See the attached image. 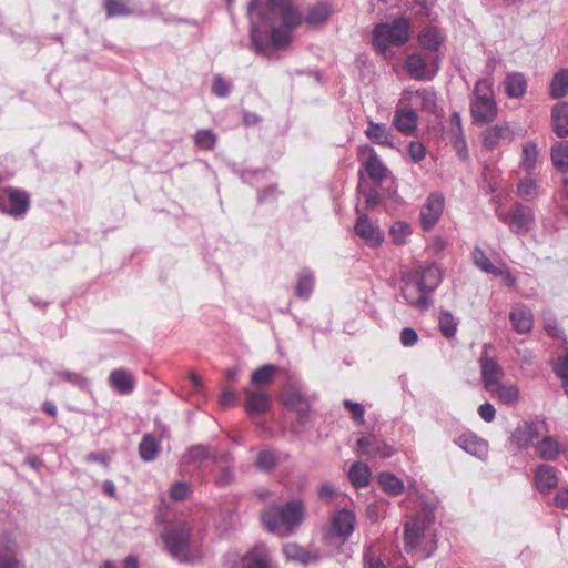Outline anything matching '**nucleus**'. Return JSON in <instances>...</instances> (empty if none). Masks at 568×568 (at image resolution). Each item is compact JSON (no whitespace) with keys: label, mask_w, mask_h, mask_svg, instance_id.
Wrapping results in <instances>:
<instances>
[{"label":"nucleus","mask_w":568,"mask_h":568,"mask_svg":"<svg viewBox=\"0 0 568 568\" xmlns=\"http://www.w3.org/2000/svg\"><path fill=\"white\" fill-rule=\"evenodd\" d=\"M258 16L270 27V39L276 49L290 45L292 31L302 22L301 12L288 0H266V11Z\"/></svg>","instance_id":"f257e3e1"},{"label":"nucleus","mask_w":568,"mask_h":568,"mask_svg":"<svg viewBox=\"0 0 568 568\" xmlns=\"http://www.w3.org/2000/svg\"><path fill=\"white\" fill-rule=\"evenodd\" d=\"M440 270L435 264L417 266L402 275V296L405 301L418 308L426 310L430 305L428 294L440 283Z\"/></svg>","instance_id":"f03ea898"},{"label":"nucleus","mask_w":568,"mask_h":568,"mask_svg":"<svg viewBox=\"0 0 568 568\" xmlns=\"http://www.w3.org/2000/svg\"><path fill=\"white\" fill-rule=\"evenodd\" d=\"M304 517L305 507L301 500H291L283 506L272 505L261 513L265 528L280 537L292 535Z\"/></svg>","instance_id":"7ed1b4c3"},{"label":"nucleus","mask_w":568,"mask_h":568,"mask_svg":"<svg viewBox=\"0 0 568 568\" xmlns=\"http://www.w3.org/2000/svg\"><path fill=\"white\" fill-rule=\"evenodd\" d=\"M470 114L475 124H487L497 116L493 81L488 78L476 82L470 98Z\"/></svg>","instance_id":"20e7f679"},{"label":"nucleus","mask_w":568,"mask_h":568,"mask_svg":"<svg viewBox=\"0 0 568 568\" xmlns=\"http://www.w3.org/2000/svg\"><path fill=\"white\" fill-rule=\"evenodd\" d=\"M410 24L406 18H397L392 23L375 26L373 45L379 53H385L390 45H403L409 40Z\"/></svg>","instance_id":"39448f33"},{"label":"nucleus","mask_w":568,"mask_h":568,"mask_svg":"<svg viewBox=\"0 0 568 568\" xmlns=\"http://www.w3.org/2000/svg\"><path fill=\"white\" fill-rule=\"evenodd\" d=\"M435 515L432 509L423 510L404 526V546L407 552L416 550L424 539L430 535Z\"/></svg>","instance_id":"423d86ee"},{"label":"nucleus","mask_w":568,"mask_h":568,"mask_svg":"<svg viewBox=\"0 0 568 568\" xmlns=\"http://www.w3.org/2000/svg\"><path fill=\"white\" fill-rule=\"evenodd\" d=\"M497 215L516 234L528 233L535 223L534 210L521 203H515L508 212H499Z\"/></svg>","instance_id":"0eeeda50"},{"label":"nucleus","mask_w":568,"mask_h":568,"mask_svg":"<svg viewBox=\"0 0 568 568\" xmlns=\"http://www.w3.org/2000/svg\"><path fill=\"white\" fill-rule=\"evenodd\" d=\"M191 529L186 524L168 529L162 539L165 548L173 558L185 560L189 552Z\"/></svg>","instance_id":"6e6552de"},{"label":"nucleus","mask_w":568,"mask_h":568,"mask_svg":"<svg viewBox=\"0 0 568 568\" xmlns=\"http://www.w3.org/2000/svg\"><path fill=\"white\" fill-rule=\"evenodd\" d=\"M493 349L494 346L491 344H485L478 359L481 382L486 390L493 389L505 375L503 367L490 356V351Z\"/></svg>","instance_id":"1a4fd4ad"},{"label":"nucleus","mask_w":568,"mask_h":568,"mask_svg":"<svg viewBox=\"0 0 568 568\" xmlns=\"http://www.w3.org/2000/svg\"><path fill=\"white\" fill-rule=\"evenodd\" d=\"M30 199L27 192L6 187L0 190V210L12 216H22L29 209Z\"/></svg>","instance_id":"9d476101"},{"label":"nucleus","mask_w":568,"mask_h":568,"mask_svg":"<svg viewBox=\"0 0 568 568\" xmlns=\"http://www.w3.org/2000/svg\"><path fill=\"white\" fill-rule=\"evenodd\" d=\"M358 217L354 225V231L366 245L371 247L379 246L384 241V233L381 227L374 223L366 214L357 209Z\"/></svg>","instance_id":"9b49d317"},{"label":"nucleus","mask_w":568,"mask_h":568,"mask_svg":"<svg viewBox=\"0 0 568 568\" xmlns=\"http://www.w3.org/2000/svg\"><path fill=\"white\" fill-rule=\"evenodd\" d=\"M405 68L410 78L424 81L432 80L436 75L439 64L438 61L435 60L429 67L422 54L413 53L407 57Z\"/></svg>","instance_id":"f8f14e48"},{"label":"nucleus","mask_w":568,"mask_h":568,"mask_svg":"<svg viewBox=\"0 0 568 568\" xmlns=\"http://www.w3.org/2000/svg\"><path fill=\"white\" fill-rule=\"evenodd\" d=\"M358 156L363 161L364 168L372 180L381 182L387 176V168L383 164L372 146H359Z\"/></svg>","instance_id":"ddd939ff"},{"label":"nucleus","mask_w":568,"mask_h":568,"mask_svg":"<svg viewBox=\"0 0 568 568\" xmlns=\"http://www.w3.org/2000/svg\"><path fill=\"white\" fill-rule=\"evenodd\" d=\"M444 196L438 193L430 194L420 209V223L424 230L432 229L439 220L444 210Z\"/></svg>","instance_id":"4468645a"},{"label":"nucleus","mask_w":568,"mask_h":568,"mask_svg":"<svg viewBox=\"0 0 568 568\" xmlns=\"http://www.w3.org/2000/svg\"><path fill=\"white\" fill-rule=\"evenodd\" d=\"M331 523L334 534L346 539L354 531L355 514L349 509L342 508L333 514Z\"/></svg>","instance_id":"2eb2a0df"},{"label":"nucleus","mask_w":568,"mask_h":568,"mask_svg":"<svg viewBox=\"0 0 568 568\" xmlns=\"http://www.w3.org/2000/svg\"><path fill=\"white\" fill-rule=\"evenodd\" d=\"M454 442L463 450L478 458H484L487 455V443L474 433H464Z\"/></svg>","instance_id":"dca6fc26"},{"label":"nucleus","mask_w":568,"mask_h":568,"mask_svg":"<svg viewBox=\"0 0 568 568\" xmlns=\"http://www.w3.org/2000/svg\"><path fill=\"white\" fill-rule=\"evenodd\" d=\"M365 135L375 144L390 149L395 148L393 133L384 123H375L372 120H368Z\"/></svg>","instance_id":"f3484780"},{"label":"nucleus","mask_w":568,"mask_h":568,"mask_svg":"<svg viewBox=\"0 0 568 568\" xmlns=\"http://www.w3.org/2000/svg\"><path fill=\"white\" fill-rule=\"evenodd\" d=\"M535 484L541 494H549L558 485V476L552 466L542 464L535 470Z\"/></svg>","instance_id":"a211bd4d"},{"label":"nucleus","mask_w":568,"mask_h":568,"mask_svg":"<svg viewBox=\"0 0 568 568\" xmlns=\"http://www.w3.org/2000/svg\"><path fill=\"white\" fill-rule=\"evenodd\" d=\"M418 116L412 109H397L394 114V128L405 135H410L417 129Z\"/></svg>","instance_id":"6ab92c4d"},{"label":"nucleus","mask_w":568,"mask_h":568,"mask_svg":"<svg viewBox=\"0 0 568 568\" xmlns=\"http://www.w3.org/2000/svg\"><path fill=\"white\" fill-rule=\"evenodd\" d=\"M246 397L245 408L250 414L261 415L268 409L270 396L262 389H244Z\"/></svg>","instance_id":"aec40b11"},{"label":"nucleus","mask_w":568,"mask_h":568,"mask_svg":"<svg viewBox=\"0 0 568 568\" xmlns=\"http://www.w3.org/2000/svg\"><path fill=\"white\" fill-rule=\"evenodd\" d=\"M110 385L120 394L128 395L134 390L135 379L132 373L126 369H113L109 376Z\"/></svg>","instance_id":"412c9836"},{"label":"nucleus","mask_w":568,"mask_h":568,"mask_svg":"<svg viewBox=\"0 0 568 568\" xmlns=\"http://www.w3.org/2000/svg\"><path fill=\"white\" fill-rule=\"evenodd\" d=\"M509 320L513 324L514 329L519 334H526L530 332L534 324V316L529 308L525 306L515 307L510 314Z\"/></svg>","instance_id":"4be33fe9"},{"label":"nucleus","mask_w":568,"mask_h":568,"mask_svg":"<svg viewBox=\"0 0 568 568\" xmlns=\"http://www.w3.org/2000/svg\"><path fill=\"white\" fill-rule=\"evenodd\" d=\"M488 392L496 395L498 400L507 406H515L520 400V392L516 384L499 382Z\"/></svg>","instance_id":"5701e85b"},{"label":"nucleus","mask_w":568,"mask_h":568,"mask_svg":"<svg viewBox=\"0 0 568 568\" xmlns=\"http://www.w3.org/2000/svg\"><path fill=\"white\" fill-rule=\"evenodd\" d=\"M410 104L420 108L428 113L437 110L436 93L432 89H419L410 93Z\"/></svg>","instance_id":"b1692460"},{"label":"nucleus","mask_w":568,"mask_h":568,"mask_svg":"<svg viewBox=\"0 0 568 568\" xmlns=\"http://www.w3.org/2000/svg\"><path fill=\"white\" fill-rule=\"evenodd\" d=\"M505 92L509 98L519 99L527 90V81L523 73L510 72L504 80Z\"/></svg>","instance_id":"393cba45"},{"label":"nucleus","mask_w":568,"mask_h":568,"mask_svg":"<svg viewBox=\"0 0 568 568\" xmlns=\"http://www.w3.org/2000/svg\"><path fill=\"white\" fill-rule=\"evenodd\" d=\"M551 122L554 132L559 138L568 135V103L561 102L556 104L551 111Z\"/></svg>","instance_id":"a878e982"},{"label":"nucleus","mask_w":568,"mask_h":568,"mask_svg":"<svg viewBox=\"0 0 568 568\" xmlns=\"http://www.w3.org/2000/svg\"><path fill=\"white\" fill-rule=\"evenodd\" d=\"M375 439L372 436H363L357 440V453L359 455H367L371 457H383L387 458L393 455V448L388 445L383 446V452L378 453L375 447Z\"/></svg>","instance_id":"bb28decb"},{"label":"nucleus","mask_w":568,"mask_h":568,"mask_svg":"<svg viewBox=\"0 0 568 568\" xmlns=\"http://www.w3.org/2000/svg\"><path fill=\"white\" fill-rule=\"evenodd\" d=\"M418 42L424 49L435 52L439 50L443 37L437 28L426 27L419 32Z\"/></svg>","instance_id":"cd10ccee"},{"label":"nucleus","mask_w":568,"mask_h":568,"mask_svg":"<svg viewBox=\"0 0 568 568\" xmlns=\"http://www.w3.org/2000/svg\"><path fill=\"white\" fill-rule=\"evenodd\" d=\"M540 194L539 181L534 176H526L517 184V195L524 201H534Z\"/></svg>","instance_id":"c85d7f7f"},{"label":"nucleus","mask_w":568,"mask_h":568,"mask_svg":"<svg viewBox=\"0 0 568 568\" xmlns=\"http://www.w3.org/2000/svg\"><path fill=\"white\" fill-rule=\"evenodd\" d=\"M212 450L210 447L197 444L189 447L186 452L181 457V465H192L202 463L209 458H211Z\"/></svg>","instance_id":"c756f323"},{"label":"nucleus","mask_w":568,"mask_h":568,"mask_svg":"<svg viewBox=\"0 0 568 568\" xmlns=\"http://www.w3.org/2000/svg\"><path fill=\"white\" fill-rule=\"evenodd\" d=\"M539 150L537 144L532 141H528L523 145L520 168L526 172L530 173L538 162Z\"/></svg>","instance_id":"7c9ffc66"},{"label":"nucleus","mask_w":568,"mask_h":568,"mask_svg":"<svg viewBox=\"0 0 568 568\" xmlns=\"http://www.w3.org/2000/svg\"><path fill=\"white\" fill-rule=\"evenodd\" d=\"M283 554L288 560H294L302 564H308L317 559V556L311 554L310 551L294 542L286 544L283 547Z\"/></svg>","instance_id":"2f4dec72"},{"label":"nucleus","mask_w":568,"mask_h":568,"mask_svg":"<svg viewBox=\"0 0 568 568\" xmlns=\"http://www.w3.org/2000/svg\"><path fill=\"white\" fill-rule=\"evenodd\" d=\"M348 477L353 486L365 487L369 484L371 471L367 465L357 462L352 465Z\"/></svg>","instance_id":"473e14b6"},{"label":"nucleus","mask_w":568,"mask_h":568,"mask_svg":"<svg viewBox=\"0 0 568 568\" xmlns=\"http://www.w3.org/2000/svg\"><path fill=\"white\" fill-rule=\"evenodd\" d=\"M474 264L487 274L503 275V268L495 266L480 247H475L471 253Z\"/></svg>","instance_id":"72a5a7b5"},{"label":"nucleus","mask_w":568,"mask_h":568,"mask_svg":"<svg viewBox=\"0 0 568 568\" xmlns=\"http://www.w3.org/2000/svg\"><path fill=\"white\" fill-rule=\"evenodd\" d=\"M160 447L151 434H145L139 445V455L143 462H152L159 455Z\"/></svg>","instance_id":"f704fd0d"},{"label":"nucleus","mask_w":568,"mask_h":568,"mask_svg":"<svg viewBox=\"0 0 568 568\" xmlns=\"http://www.w3.org/2000/svg\"><path fill=\"white\" fill-rule=\"evenodd\" d=\"M537 450L540 458L555 460L560 453L562 454V446H560L552 437L546 436L539 443Z\"/></svg>","instance_id":"c9c22d12"},{"label":"nucleus","mask_w":568,"mask_h":568,"mask_svg":"<svg viewBox=\"0 0 568 568\" xmlns=\"http://www.w3.org/2000/svg\"><path fill=\"white\" fill-rule=\"evenodd\" d=\"M516 437L521 446H528L539 438V426L534 423H524L516 430Z\"/></svg>","instance_id":"e433bc0d"},{"label":"nucleus","mask_w":568,"mask_h":568,"mask_svg":"<svg viewBox=\"0 0 568 568\" xmlns=\"http://www.w3.org/2000/svg\"><path fill=\"white\" fill-rule=\"evenodd\" d=\"M276 372L275 365L265 364L252 373L251 382L257 387L268 385L273 382Z\"/></svg>","instance_id":"4c0bfd02"},{"label":"nucleus","mask_w":568,"mask_h":568,"mask_svg":"<svg viewBox=\"0 0 568 568\" xmlns=\"http://www.w3.org/2000/svg\"><path fill=\"white\" fill-rule=\"evenodd\" d=\"M552 164L559 170L568 169V142H557L551 148Z\"/></svg>","instance_id":"58836bf2"},{"label":"nucleus","mask_w":568,"mask_h":568,"mask_svg":"<svg viewBox=\"0 0 568 568\" xmlns=\"http://www.w3.org/2000/svg\"><path fill=\"white\" fill-rule=\"evenodd\" d=\"M378 484L385 493L394 496L399 495L404 488L402 480L389 473H382L378 477Z\"/></svg>","instance_id":"ea45409f"},{"label":"nucleus","mask_w":568,"mask_h":568,"mask_svg":"<svg viewBox=\"0 0 568 568\" xmlns=\"http://www.w3.org/2000/svg\"><path fill=\"white\" fill-rule=\"evenodd\" d=\"M568 92V70H561L555 74L551 84L550 93L554 99H560Z\"/></svg>","instance_id":"a19ab883"},{"label":"nucleus","mask_w":568,"mask_h":568,"mask_svg":"<svg viewBox=\"0 0 568 568\" xmlns=\"http://www.w3.org/2000/svg\"><path fill=\"white\" fill-rule=\"evenodd\" d=\"M314 286V276L312 272L304 270L298 274L296 295L302 298H308Z\"/></svg>","instance_id":"79ce46f5"},{"label":"nucleus","mask_w":568,"mask_h":568,"mask_svg":"<svg viewBox=\"0 0 568 568\" xmlns=\"http://www.w3.org/2000/svg\"><path fill=\"white\" fill-rule=\"evenodd\" d=\"M331 13V8L327 3H317L313 6L305 18L308 24H320L327 20Z\"/></svg>","instance_id":"37998d69"},{"label":"nucleus","mask_w":568,"mask_h":568,"mask_svg":"<svg viewBox=\"0 0 568 568\" xmlns=\"http://www.w3.org/2000/svg\"><path fill=\"white\" fill-rule=\"evenodd\" d=\"M505 128L500 125L487 128L483 132V146L488 150L495 149L501 140Z\"/></svg>","instance_id":"c03bdc74"},{"label":"nucleus","mask_w":568,"mask_h":568,"mask_svg":"<svg viewBox=\"0 0 568 568\" xmlns=\"http://www.w3.org/2000/svg\"><path fill=\"white\" fill-rule=\"evenodd\" d=\"M438 324L442 334L446 338H452L455 336L457 329V322L450 312H442L439 315Z\"/></svg>","instance_id":"a18cd8bd"},{"label":"nucleus","mask_w":568,"mask_h":568,"mask_svg":"<svg viewBox=\"0 0 568 568\" xmlns=\"http://www.w3.org/2000/svg\"><path fill=\"white\" fill-rule=\"evenodd\" d=\"M410 232L412 231L408 223L397 221L392 225L389 234L395 244L402 245L406 242L407 237L410 235Z\"/></svg>","instance_id":"49530a36"},{"label":"nucleus","mask_w":568,"mask_h":568,"mask_svg":"<svg viewBox=\"0 0 568 568\" xmlns=\"http://www.w3.org/2000/svg\"><path fill=\"white\" fill-rule=\"evenodd\" d=\"M281 400L287 408L294 409L297 405H301L305 398L297 388L288 386L283 390Z\"/></svg>","instance_id":"de8ad7c7"},{"label":"nucleus","mask_w":568,"mask_h":568,"mask_svg":"<svg viewBox=\"0 0 568 568\" xmlns=\"http://www.w3.org/2000/svg\"><path fill=\"white\" fill-rule=\"evenodd\" d=\"M194 142L203 150H213L216 143V135L211 130L202 129L195 133Z\"/></svg>","instance_id":"09e8293b"},{"label":"nucleus","mask_w":568,"mask_h":568,"mask_svg":"<svg viewBox=\"0 0 568 568\" xmlns=\"http://www.w3.org/2000/svg\"><path fill=\"white\" fill-rule=\"evenodd\" d=\"M17 542L9 534H0V560L16 557Z\"/></svg>","instance_id":"8fccbe9b"},{"label":"nucleus","mask_w":568,"mask_h":568,"mask_svg":"<svg viewBox=\"0 0 568 568\" xmlns=\"http://www.w3.org/2000/svg\"><path fill=\"white\" fill-rule=\"evenodd\" d=\"M235 480V473L231 465L221 467L217 475L215 476L214 483L219 487H226L233 484Z\"/></svg>","instance_id":"3c124183"},{"label":"nucleus","mask_w":568,"mask_h":568,"mask_svg":"<svg viewBox=\"0 0 568 568\" xmlns=\"http://www.w3.org/2000/svg\"><path fill=\"white\" fill-rule=\"evenodd\" d=\"M104 2L108 17L128 16L131 12L123 0H104Z\"/></svg>","instance_id":"603ef678"},{"label":"nucleus","mask_w":568,"mask_h":568,"mask_svg":"<svg viewBox=\"0 0 568 568\" xmlns=\"http://www.w3.org/2000/svg\"><path fill=\"white\" fill-rule=\"evenodd\" d=\"M191 494V488L185 481H176L170 488V497L175 501L184 500Z\"/></svg>","instance_id":"864d4df0"},{"label":"nucleus","mask_w":568,"mask_h":568,"mask_svg":"<svg viewBox=\"0 0 568 568\" xmlns=\"http://www.w3.org/2000/svg\"><path fill=\"white\" fill-rule=\"evenodd\" d=\"M231 91V84L220 74H216L212 84V92L219 98H225Z\"/></svg>","instance_id":"5fc2aeb1"},{"label":"nucleus","mask_w":568,"mask_h":568,"mask_svg":"<svg viewBox=\"0 0 568 568\" xmlns=\"http://www.w3.org/2000/svg\"><path fill=\"white\" fill-rule=\"evenodd\" d=\"M343 404L352 413V417L357 424L362 425L365 423V410L361 404L354 403L351 399H345Z\"/></svg>","instance_id":"6e6d98bb"},{"label":"nucleus","mask_w":568,"mask_h":568,"mask_svg":"<svg viewBox=\"0 0 568 568\" xmlns=\"http://www.w3.org/2000/svg\"><path fill=\"white\" fill-rule=\"evenodd\" d=\"M256 465L260 469L270 470L275 466V457L270 450H262L256 459Z\"/></svg>","instance_id":"4d7b16f0"},{"label":"nucleus","mask_w":568,"mask_h":568,"mask_svg":"<svg viewBox=\"0 0 568 568\" xmlns=\"http://www.w3.org/2000/svg\"><path fill=\"white\" fill-rule=\"evenodd\" d=\"M408 155L413 162H420L426 155V149L422 142L413 141L408 145Z\"/></svg>","instance_id":"13d9d810"},{"label":"nucleus","mask_w":568,"mask_h":568,"mask_svg":"<svg viewBox=\"0 0 568 568\" xmlns=\"http://www.w3.org/2000/svg\"><path fill=\"white\" fill-rule=\"evenodd\" d=\"M555 372L561 379L562 387L565 389L566 395L568 396V357H565L556 365Z\"/></svg>","instance_id":"bf43d9fd"},{"label":"nucleus","mask_w":568,"mask_h":568,"mask_svg":"<svg viewBox=\"0 0 568 568\" xmlns=\"http://www.w3.org/2000/svg\"><path fill=\"white\" fill-rule=\"evenodd\" d=\"M251 41L254 50L262 53L267 48V44L260 38L257 27L252 23L251 26Z\"/></svg>","instance_id":"052dcab7"},{"label":"nucleus","mask_w":568,"mask_h":568,"mask_svg":"<svg viewBox=\"0 0 568 568\" xmlns=\"http://www.w3.org/2000/svg\"><path fill=\"white\" fill-rule=\"evenodd\" d=\"M417 341L418 335L414 328L406 327L400 332V342L404 346H413Z\"/></svg>","instance_id":"680f3d73"},{"label":"nucleus","mask_w":568,"mask_h":568,"mask_svg":"<svg viewBox=\"0 0 568 568\" xmlns=\"http://www.w3.org/2000/svg\"><path fill=\"white\" fill-rule=\"evenodd\" d=\"M478 414L485 422L490 423L495 419L496 409L491 404L485 403L478 407Z\"/></svg>","instance_id":"e2e57ef3"},{"label":"nucleus","mask_w":568,"mask_h":568,"mask_svg":"<svg viewBox=\"0 0 568 568\" xmlns=\"http://www.w3.org/2000/svg\"><path fill=\"white\" fill-rule=\"evenodd\" d=\"M293 410L296 413L297 422L300 424H305L308 420L311 406L306 399L303 400L301 405H297V407H295Z\"/></svg>","instance_id":"0e129e2a"},{"label":"nucleus","mask_w":568,"mask_h":568,"mask_svg":"<svg viewBox=\"0 0 568 568\" xmlns=\"http://www.w3.org/2000/svg\"><path fill=\"white\" fill-rule=\"evenodd\" d=\"M452 142L454 144V148L458 152V154L463 158H466L467 155V143L464 136L463 131L460 133L458 132L457 136L452 138Z\"/></svg>","instance_id":"69168bd1"},{"label":"nucleus","mask_w":568,"mask_h":568,"mask_svg":"<svg viewBox=\"0 0 568 568\" xmlns=\"http://www.w3.org/2000/svg\"><path fill=\"white\" fill-rule=\"evenodd\" d=\"M554 504L556 507H559L562 509L568 508V486L562 487L561 489L558 490V493L556 494V496L554 498Z\"/></svg>","instance_id":"338daca9"},{"label":"nucleus","mask_w":568,"mask_h":568,"mask_svg":"<svg viewBox=\"0 0 568 568\" xmlns=\"http://www.w3.org/2000/svg\"><path fill=\"white\" fill-rule=\"evenodd\" d=\"M247 568H268V559L265 555L252 556L247 561Z\"/></svg>","instance_id":"774afa93"}]
</instances>
